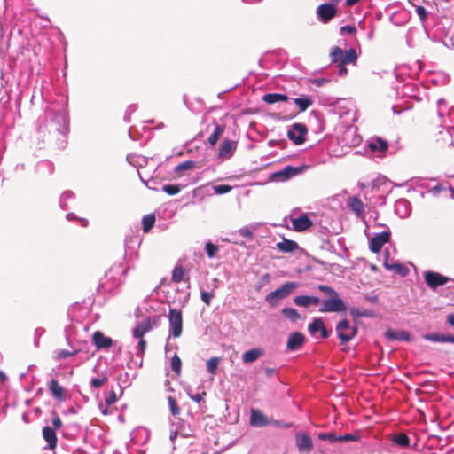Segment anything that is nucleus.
Instances as JSON below:
<instances>
[{
  "instance_id": "obj_16",
  "label": "nucleus",
  "mask_w": 454,
  "mask_h": 454,
  "mask_svg": "<svg viewBox=\"0 0 454 454\" xmlns=\"http://www.w3.org/2000/svg\"><path fill=\"white\" fill-rule=\"evenodd\" d=\"M309 332L311 335L316 336L317 333H320V337L325 339L329 336V333L325 328L324 321L321 318L314 319L309 325Z\"/></svg>"
},
{
  "instance_id": "obj_50",
  "label": "nucleus",
  "mask_w": 454,
  "mask_h": 454,
  "mask_svg": "<svg viewBox=\"0 0 454 454\" xmlns=\"http://www.w3.org/2000/svg\"><path fill=\"white\" fill-rule=\"evenodd\" d=\"M145 348H146L145 340H144V338L138 339V343L137 346V355L139 356H143Z\"/></svg>"
},
{
  "instance_id": "obj_23",
  "label": "nucleus",
  "mask_w": 454,
  "mask_h": 454,
  "mask_svg": "<svg viewBox=\"0 0 454 454\" xmlns=\"http://www.w3.org/2000/svg\"><path fill=\"white\" fill-rule=\"evenodd\" d=\"M250 424L255 427H264L269 424V421L261 411L252 409L250 414Z\"/></svg>"
},
{
  "instance_id": "obj_48",
  "label": "nucleus",
  "mask_w": 454,
  "mask_h": 454,
  "mask_svg": "<svg viewBox=\"0 0 454 454\" xmlns=\"http://www.w3.org/2000/svg\"><path fill=\"white\" fill-rule=\"evenodd\" d=\"M415 11H416V13L419 16V20L422 22H425L427 19V10L423 6L418 5V6H416Z\"/></svg>"
},
{
  "instance_id": "obj_30",
  "label": "nucleus",
  "mask_w": 454,
  "mask_h": 454,
  "mask_svg": "<svg viewBox=\"0 0 454 454\" xmlns=\"http://www.w3.org/2000/svg\"><path fill=\"white\" fill-rule=\"evenodd\" d=\"M294 102L299 107L301 112L306 111L313 104V100L309 96L296 98L294 99Z\"/></svg>"
},
{
  "instance_id": "obj_39",
  "label": "nucleus",
  "mask_w": 454,
  "mask_h": 454,
  "mask_svg": "<svg viewBox=\"0 0 454 454\" xmlns=\"http://www.w3.org/2000/svg\"><path fill=\"white\" fill-rule=\"evenodd\" d=\"M155 222V217L153 215H146L143 217V229L144 231L147 232L149 231L152 227L153 226Z\"/></svg>"
},
{
  "instance_id": "obj_59",
  "label": "nucleus",
  "mask_w": 454,
  "mask_h": 454,
  "mask_svg": "<svg viewBox=\"0 0 454 454\" xmlns=\"http://www.w3.org/2000/svg\"><path fill=\"white\" fill-rule=\"evenodd\" d=\"M270 280V274L266 273L261 278V281L262 284H268Z\"/></svg>"
},
{
  "instance_id": "obj_18",
  "label": "nucleus",
  "mask_w": 454,
  "mask_h": 454,
  "mask_svg": "<svg viewBox=\"0 0 454 454\" xmlns=\"http://www.w3.org/2000/svg\"><path fill=\"white\" fill-rule=\"evenodd\" d=\"M298 173L299 170L297 168L292 166H286L282 170L273 173L271 178L275 181H286Z\"/></svg>"
},
{
  "instance_id": "obj_26",
  "label": "nucleus",
  "mask_w": 454,
  "mask_h": 454,
  "mask_svg": "<svg viewBox=\"0 0 454 454\" xmlns=\"http://www.w3.org/2000/svg\"><path fill=\"white\" fill-rule=\"evenodd\" d=\"M277 248L283 253H292L299 248L298 244L287 239H283L281 242L277 243Z\"/></svg>"
},
{
  "instance_id": "obj_45",
  "label": "nucleus",
  "mask_w": 454,
  "mask_h": 454,
  "mask_svg": "<svg viewBox=\"0 0 454 454\" xmlns=\"http://www.w3.org/2000/svg\"><path fill=\"white\" fill-rule=\"evenodd\" d=\"M162 190L168 195H175L181 191V188L177 184H167L163 186Z\"/></svg>"
},
{
  "instance_id": "obj_47",
  "label": "nucleus",
  "mask_w": 454,
  "mask_h": 454,
  "mask_svg": "<svg viewBox=\"0 0 454 454\" xmlns=\"http://www.w3.org/2000/svg\"><path fill=\"white\" fill-rule=\"evenodd\" d=\"M194 167V162L192 161V160H187V161H184L179 165H177L175 168V171L176 173H179V172H182L184 170H187V169H190Z\"/></svg>"
},
{
  "instance_id": "obj_54",
  "label": "nucleus",
  "mask_w": 454,
  "mask_h": 454,
  "mask_svg": "<svg viewBox=\"0 0 454 454\" xmlns=\"http://www.w3.org/2000/svg\"><path fill=\"white\" fill-rule=\"evenodd\" d=\"M239 234L242 237L248 238V239H252V237H253V232H252V231L248 227L241 228L239 230Z\"/></svg>"
},
{
  "instance_id": "obj_37",
  "label": "nucleus",
  "mask_w": 454,
  "mask_h": 454,
  "mask_svg": "<svg viewBox=\"0 0 454 454\" xmlns=\"http://www.w3.org/2000/svg\"><path fill=\"white\" fill-rule=\"evenodd\" d=\"M282 314L293 322L297 321L300 318V314L293 308H284L282 309Z\"/></svg>"
},
{
  "instance_id": "obj_3",
  "label": "nucleus",
  "mask_w": 454,
  "mask_h": 454,
  "mask_svg": "<svg viewBox=\"0 0 454 454\" xmlns=\"http://www.w3.org/2000/svg\"><path fill=\"white\" fill-rule=\"evenodd\" d=\"M168 331L169 336L178 338L183 333V317L182 312L178 309H170L168 312Z\"/></svg>"
},
{
  "instance_id": "obj_43",
  "label": "nucleus",
  "mask_w": 454,
  "mask_h": 454,
  "mask_svg": "<svg viewBox=\"0 0 454 454\" xmlns=\"http://www.w3.org/2000/svg\"><path fill=\"white\" fill-rule=\"evenodd\" d=\"M206 252H207V254L209 258H213L215 256L216 253L218 252L219 250V247L215 245H214L213 243L211 242H207L206 244Z\"/></svg>"
},
{
  "instance_id": "obj_9",
  "label": "nucleus",
  "mask_w": 454,
  "mask_h": 454,
  "mask_svg": "<svg viewBox=\"0 0 454 454\" xmlns=\"http://www.w3.org/2000/svg\"><path fill=\"white\" fill-rule=\"evenodd\" d=\"M334 3L323 4L317 8V15L320 21L323 23L329 22L337 12V8Z\"/></svg>"
},
{
  "instance_id": "obj_20",
  "label": "nucleus",
  "mask_w": 454,
  "mask_h": 454,
  "mask_svg": "<svg viewBox=\"0 0 454 454\" xmlns=\"http://www.w3.org/2000/svg\"><path fill=\"white\" fill-rule=\"evenodd\" d=\"M153 329V323L150 318H146L144 321L137 325L133 330V337L136 339H141L144 335Z\"/></svg>"
},
{
  "instance_id": "obj_51",
  "label": "nucleus",
  "mask_w": 454,
  "mask_h": 454,
  "mask_svg": "<svg viewBox=\"0 0 454 454\" xmlns=\"http://www.w3.org/2000/svg\"><path fill=\"white\" fill-rule=\"evenodd\" d=\"M77 353V351H74V352H70V351H67V350H59L58 353H57V358L58 359H64V358H67L68 356H74Z\"/></svg>"
},
{
  "instance_id": "obj_2",
  "label": "nucleus",
  "mask_w": 454,
  "mask_h": 454,
  "mask_svg": "<svg viewBox=\"0 0 454 454\" xmlns=\"http://www.w3.org/2000/svg\"><path fill=\"white\" fill-rule=\"evenodd\" d=\"M331 60L339 65H347L354 63L356 60V52L354 49L343 51L341 48L335 46L333 47L330 53Z\"/></svg>"
},
{
  "instance_id": "obj_8",
  "label": "nucleus",
  "mask_w": 454,
  "mask_h": 454,
  "mask_svg": "<svg viewBox=\"0 0 454 454\" xmlns=\"http://www.w3.org/2000/svg\"><path fill=\"white\" fill-rule=\"evenodd\" d=\"M367 148L374 156L381 158L388 149V143L380 137H372L367 143Z\"/></svg>"
},
{
  "instance_id": "obj_5",
  "label": "nucleus",
  "mask_w": 454,
  "mask_h": 454,
  "mask_svg": "<svg viewBox=\"0 0 454 454\" xmlns=\"http://www.w3.org/2000/svg\"><path fill=\"white\" fill-rule=\"evenodd\" d=\"M321 302L320 312H344L347 308L344 301L340 299L338 293L331 296L330 299L323 300Z\"/></svg>"
},
{
  "instance_id": "obj_64",
  "label": "nucleus",
  "mask_w": 454,
  "mask_h": 454,
  "mask_svg": "<svg viewBox=\"0 0 454 454\" xmlns=\"http://www.w3.org/2000/svg\"><path fill=\"white\" fill-rule=\"evenodd\" d=\"M275 372V370L274 369H267L266 370V373L267 375H272L273 373Z\"/></svg>"
},
{
  "instance_id": "obj_28",
  "label": "nucleus",
  "mask_w": 454,
  "mask_h": 454,
  "mask_svg": "<svg viewBox=\"0 0 454 454\" xmlns=\"http://www.w3.org/2000/svg\"><path fill=\"white\" fill-rule=\"evenodd\" d=\"M117 401L116 394L114 390L110 391L108 395L105 399V403L99 404V409L104 415H107L112 413V411H109L108 408L114 404Z\"/></svg>"
},
{
  "instance_id": "obj_58",
  "label": "nucleus",
  "mask_w": 454,
  "mask_h": 454,
  "mask_svg": "<svg viewBox=\"0 0 454 454\" xmlns=\"http://www.w3.org/2000/svg\"><path fill=\"white\" fill-rule=\"evenodd\" d=\"M345 66L346 65H339V71H338L339 75L344 76L347 74L348 70Z\"/></svg>"
},
{
  "instance_id": "obj_53",
  "label": "nucleus",
  "mask_w": 454,
  "mask_h": 454,
  "mask_svg": "<svg viewBox=\"0 0 454 454\" xmlns=\"http://www.w3.org/2000/svg\"><path fill=\"white\" fill-rule=\"evenodd\" d=\"M206 395H207V394H206V392H205V391H203L202 393L195 394V395H192V394L188 393L189 397H190L192 401H194V402H196V403H200V402L202 401L203 397H204Z\"/></svg>"
},
{
  "instance_id": "obj_40",
  "label": "nucleus",
  "mask_w": 454,
  "mask_h": 454,
  "mask_svg": "<svg viewBox=\"0 0 454 454\" xmlns=\"http://www.w3.org/2000/svg\"><path fill=\"white\" fill-rule=\"evenodd\" d=\"M182 368V361L177 355L171 358V369L176 375H180Z\"/></svg>"
},
{
  "instance_id": "obj_35",
  "label": "nucleus",
  "mask_w": 454,
  "mask_h": 454,
  "mask_svg": "<svg viewBox=\"0 0 454 454\" xmlns=\"http://www.w3.org/2000/svg\"><path fill=\"white\" fill-rule=\"evenodd\" d=\"M393 442L401 447H408L410 444L409 437L403 433L395 434L393 437Z\"/></svg>"
},
{
  "instance_id": "obj_24",
  "label": "nucleus",
  "mask_w": 454,
  "mask_h": 454,
  "mask_svg": "<svg viewBox=\"0 0 454 454\" xmlns=\"http://www.w3.org/2000/svg\"><path fill=\"white\" fill-rule=\"evenodd\" d=\"M347 206L351 211L356 213V215L358 216L362 215L364 212V203L357 197H350L348 200Z\"/></svg>"
},
{
  "instance_id": "obj_36",
  "label": "nucleus",
  "mask_w": 454,
  "mask_h": 454,
  "mask_svg": "<svg viewBox=\"0 0 454 454\" xmlns=\"http://www.w3.org/2000/svg\"><path fill=\"white\" fill-rule=\"evenodd\" d=\"M184 270L181 265H176L172 271V280L175 283H179L184 279Z\"/></svg>"
},
{
  "instance_id": "obj_15",
  "label": "nucleus",
  "mask_w": 454,
  "mask_h": 454,
  "mask_svg": "<svg viewBox=\"0 0 454 454\" xmlns=\"http://www.w3.org/2000/svg\"><path fill=\"white\" fill-rule=\"evenodd\" d=\"M237 148L236 143L231 140H224L221 143L218 152V157L223 160H228L232 157Z\"/></svg>"
},
{
  "instance_id": "obj_44",
  "label": "nucleus",
  "mask_w": 454,
  "mask_h": 454,
  "mask_svg": "<svg viewBox=\"0 0 454 454\" xmlns=\"http://www.w3.org/2000/svg\"><path fill=\"white\" fill-rule=\"evenodd\" d=\"M339 436L335 435L332 433H320L318 434V438L322 441H328L330 442H339Z\"/></svg>"
},
{
  "instance_id": "obj_6",
  "label": "nucleus",
  "mask_w": 454,
  "mask_h": 454,
  "mask_svg": "<svg viewBox=\"0 0 454 454\" xmlns=\"http://www.w3.org/2000/svg\"><path fill=\"white\" fill-rule=\"evenodd\" d=\"M338 337L341 344L350 341L357 333L356 327L349 324L347 319L341 320L336 326Z\"/></svg>"
},
{
  "instance_id": "obj_7",
  "label": "nucleus",
  "mask_w": 454,
  "mask_h": 454,
  "mask_svg": "<svg viewBox=\"0 0 454 454\" xmlns=\"http://www.w3.org/2000/svg\"><path fill=\"white\" fill-rule=\"evenodd\" d=\"M308 129L303 123H294L287 132L288 138L295 145H301L305 142Z\"/></svg>"
},
{
  "instance_id": "obj_11",
  "label": "nucleus",
  "mask_w": 454,
  "mask_h": 454,
  "mask_svg": "<svg viewBox=\"0 0 454 454\" xmlns=\"http://www.w3.org/2000/svg\"><path fill=\"white\" fill-rule=\"evenodd\" d=\"M390 233L388 231H383L376 234L370 240L369 247L372 252L379 253L382 247L389 241Z\"/></svg>"
},
{
  "instance_id": "obj_4",
  "label": "nucleus",
  "mask_w": 454,
  "mask_h": 454,
  "mask_svg": "<svg viewBox=\"0 0 454 454\" xmlns=\"http://www.w3.org/2000/svg\"><path fill=\"white\" fill-rule=\"evenodd\" d=\"M127 271V267H123L121 263H115L106 273L105 278L111 282V287H114L124 281Z\"/></svg>"
},
{
  "instance_id": "obj_14",
  "label": "nucleus",
  "mask_w": 454,
  "mask_h": 454,
  "mask_svg": "<svg viewBox=\"0 0 454 454\" xmlns=\"http://www.w3.org/2000/svg\"><path fill=\"white\" fill-rule=\"evenodd\" d=\"M295 438L299 452L309 453L311 451L313 443L309 435L306 434H297Z\"/></svg>"
},
{
  "instance_id": "obj_10",
  "label": "nucleus",
  "mask_w": 454,
  "mask_h": 454,
  "mask_svg": "<svg viewBox=\"0 0 454 454\" xmlns=\"http://www.w3.org/2000/svg\"><path fill=\"white\" fill-rule=\"evenodd\" d=\"M424 278L427 285L432 289L443 286L449 281V278L434 271H426L424 273Z\"/></svg>"
},
{
  "instance_id": "obj_57",
  "label": "nucleus",
  "mask_w": 454,
  "mask_h": 454,
  "mask_svg": "<svg viewBox=\"0 0 454 454\" xmlns=\"http://www.w3.org/2000/svg\"><path fill=\"white\" fill-rule=\"evenodd\" d=\"M385 267L388 270H395L399 273H402L403 270V267L401 264L390 265L387 262H385Z\"/></svg>"
},
{
  "instance_id": "obj_52",
  "label": "nucleus",
  "mask_w": 454,
  "mask_h": 454,
  "mask_svg": "<svg viewBox=\"0 0 454 454\" xmlns=\"http://www.w3.org/2000/svg\"><path fill=\"white\" fill-rule=\"evenodd\" d=\"M318 289L324 293H326L330 296L337 294V292L334 289L325 285H319Z\"/></svg>"
},
{
  "instance_id": "obj_21",
  "label": "nucleus",
  "mask_w": 454,
  "mask_h": 454,
  "mask_svg": "<svg viewBox=\"0 0 454 454\" xmlns=\"http://www.w3.org/2000/svg\"><path fill=\"white\" fill-rule=\"evenodd\" d=\"M43 437L47 442L49 450H54L57 446L58 438L54 429L46 426L43 428Z\"/></svg>"
},
{
  "instance_id": "obj_32",
  "label": "nucleus",
  "mask_w": 454,
  "mask_h": 454,
  "mask_svg": "<svg viewBox=\"0 0 454 454\" xmlns=\"http://www.w3.org/2000/svg\"><path fill=\"white\" fill-rule=\"evenodd\" d=\"M223 131L224 128L219 124H216L214 132L209 136L207 139L208 144L212 146L215 145Z\"/></svg>"
},
{
  "instance_id": "obj_56",
  "label": "nucleus",
  "mask_w": 454,
  "mask_h": 454,
  "mask_svg": "<svg viewBox=\"0 0 454 454\" xmlns=\"http://www.w3.org/2000/svg\"><path fill=\"white\" fill-rule=\"evenodd\" d=\"M356 32V27L350 25H346L340 27V33L341 34H353Z\"/></svg>"
},
{
  "instance_id": "obj_55",
  "label": "nucleus",
  "mask_w": 454,
  "mask_h": 454,
  "mask_svg": "<svg viewBox=\"0 0 454 454\" xmlns=\"http://www.w3.org/2000/svg\"><path fill=\"white\" fill-rule=\"evenodd\" d=\"M52 426L54 430H59L62 427V420L59 417L56 416L51 420Z\"/></svg>"
},
{
  "instance_id": "obj_29",
  "label": "nucleus",
  "mask_w": 454,
  "mask_h": 454,
  "mask_svg": "<svg viewBox=\"0 0 454 454\" xmlns=\"http://www.w3.org/2000/svg\"><path fill=\"white\" fill-rule=\"evenodd\" d=\"M262 99L267 104H275L277 102H286L288 100V97L285 94L280 93H269L262 97Z\"/></svg>"
},
{
  "instance_id": "obj_34",
  "label": "nucleus",
  "mask_w": 454,
  "mask_h": 454,
  "mask_svg": "<svg viewBox=\"0 0 454 454\" xmlns=\"http://www.w3.org/2000/svg\"><path fill=\"white\" fill-rule=\"evenodd\" d=\"M107 376L106 375H102L100 377H98V378H93L90 380V387L92 390H95V389H98L100 388L104 384H106L107 382Z\"/></svg>"
},
{
  "instance_id": "obj_19",
  "label": "nucleus",
  "mask_w": 454,
  "mask_h": 454,
  "mask_svg": "<svg viewBox=\"0 0 454 454\" xmlns=\"http://www.w3.org/2000/svg\"><path fill=\"white\" fill-rule=\"evenodd\" d=\"M304 340L305 337L301 333H292L287 340V348L292 351L300 348L303 345Z\"/></svg>"
},
{
  "instance_id": "obj_31",
  "label": "nucleus",
  "mask_w": 454,
  "mask_h": 454,
  "mask_svg": "<svg viewBox=\"0 0 454 454\" xmlns=\"http://www.w3.org/2000/svg\"><path fill=\"white\" fill-rule=\"evenodd\" d=\"M425 339L434 342L454 343V336L452 335L427 334L425 336Z\"/></svg>"
},
{
  "instance_id": "obj_49",
  "label": "nucleus",
  "mask_w": 454,
  "mask_h": 454,
  "mask_svg": "<svg viewBox=\"0 0 454 454\" xmlns=\"http://www.w3.org/2000/svg\"><path fill=\"white\" fill-rule=\"evenodd\" d=\"M201 300L203 302H205L207 306L211 304L212 299L215 297L214 293L202 291L200 294Z\"/></svg>"
},
{
  "instance_id": "obj_62",
  "label": "nucleus",
  "mask_w": 454,
  "mask_h": 454,
  "mask_svg": "<svg viewBox=\"0 0 454 454\" xmlns=\"http://www.w3.org/2000/svg\"><path fill=\"white\" fill-rule=\"evenodd\" d=\"M67 219L68 221H72V220H74V219H76V217H75L74 214H73V213H68V214L67 215Z\"/></svg>"
},
{
  "instance_id": "obj_13",
  "label": "nucleus",
  "mask_w": 454,
  "mask_h": 454,
  "mask_svg": "<svg viewBox=\"0 0 454 454\" xmlns=\"http://www.w3.org/2000/svg\"><path fill=\"white\" fill-rule=\"evenodd\" d=\"M93 344L98 349H107L113 346V340L106 337L102 332L96 331L92 336Z\"/></svg>"
},
{
  "instance_id": "obj_17",
  "label": "nucleus",
  "mask_w": 454,
  "mask_h": 454,
  "mask_svg": "<svg viewBox=\"0 0 454 454\" xmlns=\"http://www.w3.org/2000/svg\"><path fill=\"white\" fill-rule=\"evenodd\" d=\"M49 390L52 396L59 402H63L67 399L65 388L59 385L57 380H51L49 383Z\"/></svg>"
},
{
  "instance_id": "obj_25",
  "label": "nucleus",
  "mask_w": 454,
  "mask_h": 454,
  "mask_svg": "<svg viewBox=\"0 0 454 454\" xmlns=\"http://www.w3.org/2000/svg\"><path fill=\"white\" fill-rule=\"evenodd\" d=\"M263 355L262 348H256L246 351L242 355V361L244 364H251L259 359Z\"/></svg>"
},
{
  "instance_id": "obj_38",
  "label": "nucleus",
  "mask_w": 454,
  "mask_h": 454,
  "mask_svg": "<svg viewBox=\"0 0 454 454\" xmlns=\"http://www.w3.org/2000/svg\"><path fill=\"white\" fill-rule=\"evenodd\" d=\"M220 364L219 357H212L207 362V370L209 373L215 375Z\"/></svg>"
},
{
  "instance_id": "obj_63",
  "label": "nucleus",
  "mask_w": 454,
  "mask_h": 454,
  "mask_svg": "<svg viewBox=\"0 0 454 454\" xmlns=\"http://www.w3.org/2000/svg\"><path fill=\"white\" fill-rule=\"evenodd\" d=\"M81 222V224L85 227L88 224V221L86 219H79Z\"/></svg>"
},
{
  "instance_id": "obj_41",
  "label": "nucleus",
  "mask_w": 454,
  "mask_h": 454,
  "mask_svg": "<svg viewBox=\"0 0 454 454\" xmlns=\"http://www.w3.org/2000/svg\"><path fill=\"white\" fill-rule=\"evenodd\" d=\"M339 442H357L360 440L358 433L346 434L338 437Z\"/></svg>"
},
{
  "instance_id": "obj_1",
  "label": "nucleus",
  "mask_w": 454,
  "mask_h": 454,
  "mask_svg": "<svg viewBox=\"0 0 454 454\" xmlns=\"http://www.w3.org/2000/svg\"><path fill=\"white\" fill-rule=\"evenodd\" d=\"M298 286L299 284L297 282H286L283 284L279 288L268 294L265 297V301L272 307H274L278 305L280 300L289 296Z\"/></svg>"
},
{
  "instance_id": "obj_61",
  "label": "nucleus",
  "mask_w": 454,
  "mask_h": 454,
  "mask_svg": "<svg viewBox=\"0 0 454 454\" xmlns=\"http://www.w3.org/2000/svg\"><path fill=\"white\" fill-rule=\"evenodd\" d=\"M447 322L450 325H454V315H449L447 317Z\"/></svg>"
},
{
  "instance_id": "obj_46",
  "label": "nucleus",
  "mask_w": 454,
  "mask_h": 454,
  "mask_svg": "<svg viewBox=\"0 0 454 454\" xmlns=\"http://www.w3.org/2000/svg\"><path fill=\"white\" fill-rule=\"evenodd\" d=\"M216 194H225L232 190V187L228 184H219L213 187Z\"/></svg>"
},
{
  "instance_id": "obj_22",
  "label": "nucleus",
  "mask_w": 454,
  "mask_h": 454,
  "mask_svg": "<svg viewBox=\"0 0 454 454\" xmlns=\"http://www.w3.org/2000/svg\"><path fill=\"white\" fill-rule=\"evenodd\" d=\"M294 302L299 307L308 308L310 305H318L320 299L316 296L299 295L294 299Z\"/></svg>"
},
{
  "instance_id": "obj_33",
  "label": "nucleus",
  "mask_w": 454,
  "mask_h": 454,
  "mask_svg": "<svg viewBox=\"0 0 454 454\" xmlns=\"http://www.w3.org/2000/svg\"><path fill=\"white\" fill-rule=\"evenodd\" d=\"M387 336L392 340H410V334H409V333H407L405 331H402V332L388 331L387 333Z\"/></svg>"
},
{
  "instance_id": "obj_42",
  "label": "nucleus",
  "mask_w": 454,
  "mask_h": 454,
  "mask_svg": "<svg viewBox=\"0 0 454 454\" xmlns=\"http://www.w3.org/2000/svg\"><path fill=\"white\" fill-rule=\"evenodd\" d=\"M168 405L172 415L176 416L180 413V409L177 405L176 399L173 396L168 398Z\"/></svg>"
},
{
  "instance_id": "obj_12",
  "label": "nucleus",
  "mask_w": 454,
  "mask_h": 454,
  "mask_svg": "<svg viewBox=\"0 0 454 454\" xmlns=\"http://www.w3.org/2000/svg\"><path fill=\"white\" fill-rule=\"evenodd\" d=\"M291 222L293 225V229L296 231H303L309 229L312 226V221L309 217L303 214L297 217L294 216V214L291 215Z\"/></svg>"
},
{
  "instance_id": "obj_27",
  "label": "nucleus",
  "mask_w": 454,
  "mask_h": 454,
  "mask_svg": "<svg viewBox=\"0 0 454 454\" xmlns=\"http://www.w3.org/2000/svg\"><path fill=\"white\" fill-rule=\"evenodd\" d=\"M395 213L402 218L410 215V206L406 200H398L395 204Z\"/></svg>"
},
{
  "instance_id": "obj_60",
  "label": "nucleus",
  "mask_w": 454,
  "mask_h": 454,
  "mask_svg": "<svg viewBox=\"0 0 454 454\" xmlns=\"http://www.w3.org/2000/svg\"><path fill=\"white\" fill-rule=\"evenodd\" d=\"M360 0H346V5L348 6H353L356 3H358Z\"/></svg>"
}]
</instances>
